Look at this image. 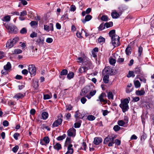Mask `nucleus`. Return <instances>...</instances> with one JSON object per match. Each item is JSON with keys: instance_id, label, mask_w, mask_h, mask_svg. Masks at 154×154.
I'll list each match as a JSON object with an SVG mask.
<instances>
[{"instance_id": "1", "label": "nucleus", "mask_w": 154, "mask_h": 154, "mask_svg": "<svg viewBox=\"0 0 154 154\" xmlns=\"http://www.w3.org/2000/svg\"><path fill=\"white\" fill-rule=\"evenodd\" d=\"M121 103L119 105V106L122 109V112H125L129 109L128 104L129 103V101L128 99L126 98L122 101L121 100Z\"/></svg>"}, {"instance_id": "2", "label": "nucleus", "mask_w": 154, "mask_h": 154, "mask_svg": "<svg viewBox=\"0 0 154 154\" xmlns=\"http://www.w3.org/2000/svg\"><path fill=\"white\" fill-rule=\"evenodd\" d=\"M116 137L115 136H108L104 140L103 143L106 144L108 143V145L109 146H113L114 144V139Z\"/></svg>"}, {"instance_id": "3", "label": "nucleus", "mask_w": 154, "mask_h": 154, "mask_svg": "<svg viewBox=\"0 0 154 154\" xmlns=\"http://www.w3.org/2000/svg\"><path fill=\"white\" fill-rule=\"evenodd\" d=\"M18 37L14 38L13 39H9L8 40L6 44V47L9 48L13 47L19 40Z\"/></svg>"}, {"instance_id": "4", "label": "nucleus", "mask_w": 154, "mask_h": 154, "mask_svg": "<svg viewBox=\"0 0 154 154\" xmlns=\"http://www.w3.org/2000/svg\"><path fill=\"white\" fill-rule=\"evenodd\" d=\"M111 39L112 44L115 47L118 46L120 45V38L118 35H114L111 37Z\"/></svg>"}, {"instance_id": "5", "label": "nucleus", "mask_w": 154, "mask_h": 154, "mask_svg": "<svg viewBox=\"0 0 154 154\" xmlns=\"http://www.w3.org/2000/svg\"><path fill=\"white\" fill-rule=\"evenodd\" d=\"M106 96L105 93H102L99 96L98 99L97 100V101H100V102H103L104 104L107 102V100L105 99Z\"/></svg>"}, {"instance_id": "6", "label": "nucleus", "mask_w": 154, "mask_h": 154, "mask_svg": "<svg viewBox=\"0 0 154 154\" xmlns=\"http://www.w3.org/2000/svg\"><path fill=\"white\" fill-rule=\"evenodd\" d=\"M28 70L31 76H34L36 74V69L34 65H30L29 66Z\"/></svg>"}, {"instance_id": "7", "label": "nucleus", "mask_w": 154, "mask_h": 154, "mask_svg": "<svg viewBox=\"0 0 154 154\" xmlns=\"http://www.w3.org/2000/svg\"><path fill=\"white\" fill-rule=\"evenodd\" d=\"M90 89V87L88 86H86L83 88L80 92V95L81 96L85 97L86 94L88 93Z\"/></svg>"}, {"instance_id": "8", "label": "nucleus", "mask_w": 154, "mask_h": 154, "mask_svg": "<svg viewBox=\"0 0 154 154\" xmlns=\"http://www.w3.org/2000/svg\"><path fill=\"white\" fill-rule=\"evenodd\" d=\"M67 133L68 136L74 137L75 135L76 130L73 128H70L67 131Z\"/></svg>"}, {"instance_id": "9", "label": "nucleus", "mask_w": 154, "mask_h": 154, "mask_svg": "<svg viewBox=\"0 0 154 154\" xmlns=\"http://www.w3.org/2000/svg\"><path fill=\"white\" fill-rule=\"evenodd\" d=\"M122 12L118 13L116 10H113L111 13V16L113 19H116L119 17L122 14Z\"/></svg>"}, {"instance_id": "10", "label": "nucleus", "mask_w": 154, "mask_h": 154, "mask_svg": "<svg viewBox=\"0 0 154 154\" xmlns=\"http://www.w3.org/2000/svg\"><path fill=\"white\" fill-rule=\"evenodd\" d=\"M62 119L61 118H58L54 122L52 125V127H57L61 124Z\"/></svg>"}, {"instance_id": "11", "label": "nucleus", "mask_w": 154, "mask_h": 154, "mask_svg": "<svg viewBox=\"0 0 154 154\" xmlns=\"http://www.w3.org/2000/svg\"><path fill=\"white\" fill-rule=\"evenodd\" d=\"M141 71V68L140 67H137L135 68L134 72V73L137 74V78H138V76L142 74Z\"/></svg>"}, {"instance_id": "12", "label": "nucleus", "mask_w": 154, "mask_h": 154, "mask_svg": "<svg viewBox=\"0 0 154 154\" xmlns=\"http://www.w3.org/2000/svg\"><path fill=\"white\" fill-rule=\"evenodd\" d=\"M49 141L50 140L48 137H45L42 140H40V143L42 145H45L44 142L46 144H48L49 143Z\"/></svg>"}, {"instance_id": "13", "label": "nucleus", "mask_w": 154, "mask_h": 154, "mask_svg": "<svg viewBox=\"0 0 154 154\" xmlns=\"http://www.w3.org/2000/svg\"><path fill=\"white\" fill-rule=\"evenodd\" d=\"M73 145L72 144H69L67 147V151L65 154H72L73 152V149L72 148Z\"/></svg>"}, {"instance_id": "14", "label": "nucleus", "mask_w": 154, "mask_h": 154, "mask_svg": "<svg viewBox=\"0 0 154 154\" xmlns=\"http://www.w3.org/2000/svg\"><path fill=\"white\" fill-rule=\"evenodd\" d=\"M8 29L14 33H16L18 32L17 28L14 26H10L8 27Z\"/></svg>"}, {"instance_id": "15", "label": "nucleus", "mask_w": 154, "mask_h": 154, "mask_svg": "<svg viewBox=\"0 0 154 154\" xmlns=\"http://www.w3.org/2000/svg\"><path fill=\"white\" fill-rule=\"evenodd\" d=\"M74 116L76 118V120H77L78 119H83L84 117V115L83 114H81L78 111H77L75 112Z\"/></svg>"}, {"instance_id": "16", "label": "nucleus", "mask_w": 154, "mask_h": 154, "mask_svg": "<svg viewBox=\"0 0 154 154\" xmlns=\"http://www.w3.org/2000/svg\"><path fill=\"white\" fill-rule=\"evenodd\" d=\"M102 139L100 137H95L94 139V143L96 145H98L102 142Z\"/></svg>"}, {"instance_id": "17", "label": "nucleus", "mask_w": 154, "mask_h": 154, "mask_svg": "<svg viewBox=\"0 0 154 154\" xmlns=\"http://www.w3.org/2000/svg\"><path fill=\"white\" fill-rule=\"evenodd\" d=\"M44 38H39L36 39L35 41L38 43L39 45H43L44 44Z\"/></svg>"}, {"instance_id": "18", "label": "nucleus", "mask_w": 154, "mask_h": 154, "mask_svg": "<svg viewBox=\"0 0 154 154\" xmlns=\"http://www.w3.org/2000/svg\"><path fill=\"white\" fill-rule=\"evenodd\" d=\"M92 18V17L90 15H86L85 19L83 20H82V23L84 24L86 21H88L90 20Z\"/></svg>"}, {"instance_id": "19", "label": "nucleus", "mask_w": 154, "mask_h": 154, "mask_svg": "<svg viewBox=\"0 0 154 154\" xmlns=\"http://www.w3.org/2000/svg\"><path fill=\"white\" fill-rule=\"evenodd\" d=\"M96 91L95 90L91 91L89 93V94L86 95L85 97L88 99H90L92 97L94 96L96 94Z\"/></svg>"}, {"instance_id": "20", "label": "nucleus", "mask_w": 154, "mask_h": 154, "mask_svg": "<svg viewBox=\"0 0 154 154\" xmlns=\"http://www.w3.org/2000/svg\"><path fill=\"white\" fill-rule=\"evenodd\" d=\"M145 91L144 90H137L136 91V94L137 95L142 96L145 94Z\"/></svg>"}, {"instance_id": "21", "label": "nucleus", "mask_w": 154, "mask_h": 154, "mask_svg": "<svg viewBox=\"0 0 154 154\" xmlns=\"http://www.w3.org/2000/svg\"><path fill=\"white\" fill-rule=\"evenodd\" d=\"M11 65L9 62H8L7 64L4 66V69L5 70H8L11 68Z\"/></svg>"}, {"instance_id": "22", "label": "nucleus", "mask_w": 154, "mask_h": 154, "mask_svg": "<svg viewBox=\"0 0 154 154\" xmlns=\"http://www.w3.org/2000/svg\"><path fill=\"white\" fill-rule=\"evenodd\" d=\"M109 75H105L103 78V82L106 84L108 83L109 82Z\"/></svg>"}, {"instance_id": "23", "label": "nucleus", "mask_w": 154, "mask_h": 154, "mask_svg": "<svg viewBox=\"0 0 154 154\" xmlns=\"http://www.w3.org/2000/svg\"><path fill=\"white\" fill-rule=\"evenodd\" d=\"M126 54L128 56H129L131 53V47L128 46L126 48L125 50Z\"/></svg>"}, {"instance_id": "24", "label": "nucleus", "mask_w": 154, "mask_h": 154, "mask_svg": "<svg viewBox=\"0 0 154 154\" xmlns=\"http://www.w3.org/2000/svg\"><path fill=\"white\" fill-rule=\"evenodd\" d=\"M68 71L66 69H63L60 72V75H59V77L62 78V76L64 75H66L67 74Z\"/></svg>"}, {"instance_id": "25", "label": "nucleus", "mask_w": 154, "mask_h": 154, "mask_svg": "<svg viewBox=\"0 0 154 154\" xmlns=\"http://www.w3.org/2000/svg\"><path fill=\"white\" fill-rule=\"evenodd\" d=\"M24 97V95L20 93H18L14 97V98H17V99L22 98Z\"/></svg>"}, {"instance_id": "26", "label": "nucleus", "mask_w": 154, "mask_h": 154, "mask_svg": "<svg viewBox=\"0 0 154 154\" xmlns=\"http://www.w3.org/2000/svg\"><path fill=\"white\" fill-rule=\"evenodd\" d=\"M54 149L58 151L62 148L61 145L59 143H57L54 146Z\"/></svg>"}, {"instance_id": "27", "label": "nucleus", "mask_w": 154, "mask_h": 154, "mask_svg": "<svg viewBox=\"0 0 154 154\" xmlns=\"http://www.w3.org/2000/svg\"><path fill=\"white\" fill-rule=\"evenodd\" d=\"M74 73L73 72H70L67 75V78L69 79L72 78L74 76Z\"/></svg>"}, {"instance_id": "28", "label": "nucleus", "mask_w": 154, "mask_h": 154, "mask_svg": "<svg viewBox=\"0 0 154 154\" xmlns=\"http://www.w3.org/2000/svg\"><path fill=\"white\" fill-rule=\"evenodd\" d=\"M134 73V72L133 71H130L128 72V73L127 74V76L128 78H130L131 77H134L135 76Z\"/></svg>"}, {"instance_id": "29", "label": "nucleus", "mask_w": 154, "mask_h": 154, "mask_svg": "<svg viewBox=\"0 0 154 154\" xmlns=\"http://www.w3.org/2000/svg\"><path fill=\"white\" fill-rule=\"evenodd\" d=\"M42 116L43 119H46L48 117V114L47 112H42Z\"/></svg>"}, {"instance_id": "30", "label": "nucleus", "mask_w": 154, "mask_h": 154, "mask_svg": "<svg viewBox=\"0 0 154 154\" xmlns=\"http://www.w3.org/2000/svg\"><path fill=\"white\" fill-rule=\"evenodd\" d=\"M113 24L112 22H106L105 23V26L106 28L112 27L113 26Z\"/></svg>"}, {"instance_id": "31", "label": "nucleus", "mask_w": 154, "mask_h": 154, "mask_svg": "<svg viewBox=\"0 0 154 154\" xmlns=\"http://www.w3.org/2000/svg\"><path fill=\"white\" fill-rule=\"evenodd\" d=\"M100 19L103 21H106L108 20L109 18L107 15H103L100 18Z\"/></svg>"}, {"instance_id": "32", "label": "nucleus", "mask_w": 154, "mask_h": 154, "mask_svg": "<svg viewBox=\"0 0 154 154\" xmlns=\"http://www.w3.org/2000/svg\"><path fill=\"white\" fill-rule=\"evenodd\" d=\"M105 24H104V23H102L100 24L98 30L99 31H102L105 28Z\"/></svg>"}, {"instance_id": "33", "label": "nucleus", "mask_w": 154, "mask_h": 154, "mask_svg": "<svg viewBox=\"0 0 154 154\" xmlns=\"http://www.w3.org/2000/svg\"><path fill=\"white\" fill-rule=\"evenodd\" d=\"M52 97V95L51 94L50 95L46 94L44 95L43 99L44 100L48 99Z\"/></svg>"}, {"instance_id": "34", "label": "nucleus", "mask_w": 154, "mask_h": 154, "mask_svg": "<svg viewBox=\"0 0 154 154\" xmlns=\"http://www.w3.org/2000/svg\"><path fill=\"white\" fill-rule=\"evenodd\" d=\"M66 135L64 134L63 135L58 137L57 139L58 140H61L64 139L66 137Z\"/></svg>"}, {"instance_id": "35", "label": "nucleus", "mask_w": 154, "mask_h": 154, "mask_svg": "<svg viewBox=\"0 0 154 154\" xmlns=\"http://www.w3.org/2000/svg\"><path fill=\"white\" fill-rule=\"evenodd\" d=\"M82 121L80 120L78 122L75 123L74 124V127L75 128H79L81 125V123Z\"/></svg>"}, {"instance_id": "36", "label": "nucleus", "mask_w": 154, "mask_h": 154, "mask_svg": "<svg viewBox=\"0 0 154 154\" xmlns=\"http://www.w3.org/2000/svg\"><path fill=\"white\" fill-rule=\"evenodd\" d=\"M87 119L89 121H93L95 119V117L92 115H90L88 116Z\"/></svg>"}, {"instance_id": "37", "label": "nucleus", "mask_w": 154, "mask_h": 154, "mask_svg": "<svg viewBox=\"0 0 154 154\" xmlns=\"http://www.w3.org/2000/svg\"><path fill=\"white\" fill-rule=\"evenodd\" d=\"M107 97L109 99H113V95L112 94V93L111 92H109L107 94Z\"/></svg>"}, {"instance_id": "38", "label": "nucleus", "mask_w": 154, "mask_h": 154, "mask_svg": "<svg viewBox=\"0 0 154 154\" xmlns=\"http://www.w3.org/2000/svg\"><path fill=\"white\" fill-rule=\"evenodd\" d=\"M116 31L114 29H112L109 32V35L110 37H112L114 35H115Z\"/></svg>"}, {"instance_id": "39", "label": "nucleus", "mask_w": 154, "mask_h": 154, "mask_svg": "<svg viewBox=\"0 0 154 154\" xmlns=\"http://www.w3.org/2000/svg\"><path fill=\"white\" fill-rule=\"evenodd\" d=\"M27 32V30L26 28L24 27L20 31V33L21 34H25Z\"/></svg>"}, {"instance_id": "40", "label": "nucleus", "mask_w": 154, "mask_h": 154, "mask_svg": "<svg viewBox=\"0 0 154 154\" xmlns=\"http://www.w3.org/2000/svg\"><path fill=\"white\" fill-rule=\"evenodd\" d=\"M98 42L100 43H101L102 42H105V39L104 38L100 36L98 38Z\"/></svg>"}, {"instance_id": "41", "label": "nucleus", "mask_w": 154, "mask_h": 154, "mask_svg": "<svg viewBox=\"0 0 154 154\" xmlns=\"http://www.w3.org/2000/svg\"><path fill=\"white\" fill-rule=\"evenodd\" d=\"M134 84L136 88H138L140 87V84L138 80H137L134 82Z\"/></svg>"}, {"instance_id": "42", "label": "nucleus", "mask_w": 154, "mask_h": 154, "mask_svg": "<svg viewBox=\"0 0 154 154\" xmlns=\"http://www.w3.org/2000/svg\"><path fill=\"white\" fill-rule=\"evenodd\" d=\"M22 52V51L21 50L19 49H16L14 50V54H20Z\"/></svg>"}, {"instance_id": "43", "label": "nucleus", "mask_w": 154, "mask_h": 154, "mask_svg": "<svg viewBox=\"0 0 154 154\" xmlns=\"http://www.w3.org/2000/svg\"><path fill=\"white\" fill-rule=\"evenodd\" d=\"M3 21H5L7 22H8L10 21L11 17L10 16L7 15L5 16L4 17Z\"/></svg>"}, {"instance_id": "44", "label": "nucleus", "mask_w": 154, "mask_h": 154, "mask_svg": "<svg viewBox=\"0 0 154 154\" xmlns=\"http://www.w3.org/2000/svg\"><path fill=\"white\" fill-rule=\"evenodd\" d=\"M84 64L85 66H89L90 69L91 68V63L88 61H85L84 62Z\"/></svg>"}, {"instance_id": "45", "label": "nucleus", "mask_w": 154, "mask_h": 154, "mask_svg": "<svg viewBox=\"0 0 154 154\" xmlns=\"http://www.w3.org/2000/svg\"><path fill=\"white\" fill-rule=\"evenodd\" d=\"M115 143L116 145L119 146L121 144V141L118 139H116L115 140H114V143Z\"/></svg>"}, {"instance_id": "46", "label": "nucleus", "mask_w": 154, "mask_h": 154, "mask_svg": "<svg viewBox=\"0 0 154 154\" xmlns=\"http://www.w3.org/2000/svg\"><path fill=\"white\" fill-rule=\"evenodd\" d=\"M105 72H106L107 74V75H112V74L110 72L111 71V73L112 72V69H105Z\"/></svg>"}, {"instance_id": "47", "label": "nucleus", "mask_w": 154, "mask_h": 154, "mask_svg": "<svg viewBox=\"0 0 154 154\" xmlns=\"http://www.w3.org/2000/svg\"><path fill=\"white\" fill-rule=\"evenodd\" d=\"M120 128H121L117 125H115L113 128V130L116 132L119 131Z\"/></svg>"}, {"instance_id": "48", "label": "nucleus", "mask_w": 154, "mask_h": 154, "mask_svg": "<svg viewBox=\"0 0 154 154\" xmlns=\"http://www.w3.org/2000/svg\"><path fill=\"white\" fill-rule=\"evenodd\" d=\"M109 62L110 64L113 65L116 63V60L113 58H111L109 60Z\"/></svg>"}, {"instance_id": "49", "label": "nucleus", "mask_w": 154, "mask_h": 154, "mask_svg": "<svg viewBox=\"0 0 154 154\" xmlns=\"http://www.w3.org/2000/svg\"><path fill=\"white\" fill-rule=\"evenodd\" d=\"M143 49L142 47L141 46H140L138 48V54L139 56H140L141 54V53L143 51Z\"/></svg>"}, {"instance_id": "50", "label": "nucleus", "mask_w": 154, "mask_h": 154, "mask_svg": "<svg viewBox=\"0 0 154 154\" xmlns=\"http://www.w3.org/2000/svg\"><path fill=\"white\" fill-rule=\"evenodd\" d=\"M118 124L119 126H122L125 125V123L123 120H120L118 121Z\"/></svg>"}, {"instance_id": "51", "label": "nucleus", "mask_w": 154, "mask_h": 154, "mask_svg": "<svg viewBox=\"0 0 154 154\" xmlns=\"http://www.w3.org/2000/svg\"><path fill=\"white\" fill-rule=\"evenodd\" d=\"M32 86L35 89H36L38 86V82L36 81L33 82Z\"/></svg>"}, {"instance_id": "52", "label": "nucleus", "mask_w": 154, "mask_h": 154, "mask_svg": "<svg viewBox=\"0 0 154 154\" xmlns=\"http://www.w3.org/2000/svg\"><path fill=\"white\" fill-rule=\"evenodd\" d=\"M18 149H19L18 146L16 145L12 148V150L14 152L16 153V152H17Z\"/></svg>"}, {"instance_id": "53", "label": "nucleus", "mask_w": 154, "mask_h": 154, "mask_svg": "<svg viewBox=\"0 0 154 154\" xmlns=\"http://www.w3.org/2000/svg\"><path fill=\"white\" fill-rule=\"evenodd\" d=\"M30 24L31 26H34L37 25L38 23L35 21H32L30 23Z\"/></svg>"}, {"instance_id": "54", "label": "nucleus", "mask_w": 154, "mask_h": 154, "mask_svg": "<svg viewBox=\"0 0 154 154\" xmlns=\"http://www.w3.org/2000/svg\"><path fill=\"white\" fill-rule=\"evenodd\" d=\"M37 33L35 32H33L30 35V37L32 38L36 37H37Z\"/></svg>"}, {"instance_id": "55", "label": "nucleus", "mask_w": 154, "mask_h": 154, "mask_svg": "<svg viewBox=\"0 0 154 154\" xmlns=\"http://www.w3.org/2000/svg\"><path fill=\"white\" fill-rule=\"evenodd\" d=\"M71 143V138L70 137H67L66 138L65 145L68 144L69 143Z\"/></svg>"}, {"instance_id": "56", "label": "nucleus", "mask_w": 154, "mask_h": 154, "mask_svg": "<svg viewBox=\"0 0 154 154\" xmlns=\"http://www.w3.org/2000/svg\"><path fill=\"white\" fill-rule=\"evenodd\" d=\"M82 68L83 69V72H85L88 70V69H90V67L89 66H84L82 67Z\"/></svg>"}, {"instance_id": "57", "label": "nucleus", "mask_w": 154, "mask_h": 154, "mask_svg": "<svg viewBox=\"0 0 154 154\" xmlns=\"http://www.w3.org/2000/svg\"><path fill=\"white\" fill-rule=\"evenodd\" d=\"M67 18H68V15L67 14L63 15L61 18L62 20H64Z\"/></svg>"}, {"instance_id": "58", "label": "nucleus", "mask_w": 154, "mask_h": 154, "mask_svg": "<svg viewBox=\"0 0 154 154\" xmlns=\"http://www.w3.org/2000/svg\"><path fill=\"white\" fill-rule=\"evenodd\" d=\"M3 125L4 126L7 127L9 125V122L8 121L5 120L3 122Z\"/></svg>"}, {"instance_id": "59", "label": "nucleus", "mask_w": 154, "mask_h": 154, "mask_svg": "<svg viewBox=\"0 0 154 154\" xmlns=\"http://www.w3.org/2000/svg\"><path fill=\"white\" fill-rule=\"evenodd\" d=\"M27 14V12L26 11H24L20 12V16H23L26 15Z\"/></svg>"}, {"instance_id": "60", "label": "nucleus", "mask_w": 154, "mask_h": 154, "mask_svg": "<svg viewBox=\"0 0 154 154\" xmlns=\"http://www.w3.org/2000/svg\"><path fill=\"white\" fill-rule=\"evenodd\" d=\"M53 39L51 38H48L46 39V42L48 43H51L53 42Z\"/></svg>"}, {"instance_id": "61", "label": "nucleus", "mask_w": 154, "mask_h": 154, "mask_svg": "<svg viewBox=\"0 0 154 154\" xmlns=\"http://www.w3.org/2000/svg\"><path fill=\"white\" fill-rule=\"evenodd\" d=\"M76 9V7L75 5H72L70 7V11H74Z\"/></svg>"}, {"instance_id": "62", "label": "nucleus", "mask_w": 154, "mask_h": 154, "mask_svg": "<svg viewBox=\"0 0 154 154\" xmlns=\"http://www.w3.org/2000/svg\"><path fill=\"white\" fill-rule=\"evenodd\" d=\"M19 135V134L18 133H15L14 134V137L16 140H17L18 139V137Z\"/></svg>"}, {"instance_id": "63", "label": "nucleus", "mask_w": 154, "mask_h": 154, "mask_svg": "<svg viewBox=\"0 0 154 154\" xmlns=\"http://www.w3.org/2000/svg\"><path fill=\"white\" fill-rule=\"evenodd\" d=\"M87 101V99L85 97H83L81 99V101L82 104H84Z\"/></svg>"}, {"instance_id": "64", "label": "nucleus", "mask_w": 154, "mask_h": 154, "mask_svg": "<svg viewBox=\"0 0 154 154\" xmlns=\"http://www.w3.org/2000/svg\"><path fill=\"white\" fill-rule=\"evenodd\" d=\"M146 138V134H143L141 136L140 138L141 140H143V141H144L145 140Z\"/></svg>"}]
</instances>
